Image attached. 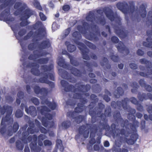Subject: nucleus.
<instances>
[{"mask_svg": "<svg viewBox=\"0 0 152 152\" xmlns=\"http://www.w3.org/2000/svg\"><path fill=\"white\" fill-rule=\"evenodd\" d=\"M140 85L142 87L145 88V89L149 92L152 91V88L151 86L149 85H146L143 80H140L139 82Z\"/></svg>", "mask_w": 152, "mask_h": 152, "instance_id": "nucleus-25", "label": "nucleus"}, {"mask_svg": "<svg viewBox=\"0 0 152 152\" xmlns=\"http://www.w3.org/2000/svg\"><path fill=\"white\" fill-rule=\"evenodd\" d=\"M56 146L58 148L60 149L61 151L63 150L61 140L59 139H57L56 140Z\"/></svg>", "mask_w": 152, "mask_h": 152, "instance_id": "nucleus-33", "label": "nucleus"}, {"mask_svg": "<svg viewBox=\"0 0 152 152\" xmlns=\"http://www.w3.org/2000/svg\"><path fill=\"white\" fill-rule=\"evenodd\" d=\"M65 44L66 46L67 50L69 52H72L76 50V47L74 45L70 44L69 42H66Z\"/></svg>", "mask_w": 152, "mask_h": 152, "instance_id": "nucleus-27", "label": "nucleus"}, {"mask_svg": "<svg viewBox=\"0 0 152 152\" xmlns=\"http://www.w3.org/2000/svg\"><path fill=\"white\" fill-rule=\"evenodd\" d=\"M147 112L149 113H152V104H150L147 108Z\"/></svg>", "mask_w": 152, "mask_h": 152, "instance_id": "nucleus-50", "label": "nucleus"}, {"mask_svg": "<svg viewBox=\"0 0 152 152\" xmlns=\"http://www.w3.org/2000/svg\"><path fill=\"white\" fill-rule=\"evenodd\" d=\"M35 123L37 127L39 129L41 133L46 134L48 132V130L41 126L40 123L38 121L35 120Z\"/></svg>", "mask_w": 152, "mask_h": 152, "instance_id": "nucleus-26", "label": "nucleus"}, {"mask_svg": "<svg viewBox=\"0 0 152 152\" xmlns=\"http://www.w3.org/2000/svg\"><path fill=\"white\" fill-rule=\"evenodd\" d=\"M16 0H1V10L4 7H7L3 12L1 14V17L3 16L4 18L7 23H9V22H12L14 20V18L11 17L10 15L9 7L13 4Z\"/></svg>", "mask_w": 152, "mask_h": 152, "instance_id": "nucleus-12", "label": "nucleus"}, {"mask_svg": "<svg viewBox=\"0 0 152 152\" xmlns=\"http://www.w3.org/2000/svg\"><path fill=\"white\" fill-rule=\"evenodd\" d=\"M140 62L142 64H145L146 66V67H145L142 66H140V68L141 70H148L150 68H152V64L149 61H148L146 59L143 58L140 60Z\"/></svg>", "mask_w": 152, "mask_h": 152, "instance_id": "nucleus-19", "label": "nucleus"}, {"mask_svg": "<svg viewBox=\"0 0 152 152\" xmlns=\"http://www.w3.org/2000/svg\"><path fill=\"white\" fill-rule=\"evenodd\" d=\"M24 152H30L29 148L28 146H26L24 149Z\"/></svg>", "mask_w": 152, "mask_h": 152, "instance_id": "nucleus-59", "label": "nucleus"}, {"mask_svg": "<svg viewBox=\"0 0 152 152\" xmlns=\"http://www.w3.org/2000/svg\"><path fill=\"white\" fill-rule=\"evenodd\" d=\"M39 67V64L36 63H31V62L26 64L25 67H23L24 69L27 68H32L31 70V72L32 74L35 75L39 76L41 74L43 75V77H41L39 79L36 78H34L33 80L34 82L45 83L49 84L51 88H54L55 86L54 83L48 80V79L53 81L54 80V73L52 72L51 73L49 72L53 69V64H51L49 66H48L46 65L42 66L41 67V69L43 72H42L41 73H40L38 69Z\"/></svg>", "mask_w": 152, "mask_h": 152, "instance_id": "nucleus-8", "label": "nucleus"}, {"mask_svg": "<svg viewBox=\"0 0 152 152\" xmlns=\"http://www.w3.org/2000/svg\"><path fill=\"white\" fill-rule=\"evenodd\" d=\"M32 30L38 28V30L34 33L33 31H30L24 37V40H26L32 37V41L33 43L29 44L28 46V49L34 51L33 55H31L28 57L29 60H34L42 56H45L47 53L42 50L46 49L50 46V43L48 39L43 41L41 43H39V41L42 39L46 34L45 29L43 26L42 23L40 21L37 22L35 24L30 26Z\"/></svg>", "mask_w": 152, "mask_h": 152, "instance_id": "nucleus-4", "label": "nucleus"}, {"mask_svg": "<svg viewBox=\"0 0 152 152\" xmlns=\"http://www.w3.org/2000/svg\"><path fill=\"white\" fill-rule=\"evenodd\" d=\"M131 116L132 119L129 120L133 121V124L129 123L127 120L124 121L121 118L119 112L114 113L116 124L111 125L110 133L115 139L116 146H121L123 142H126L129 145L133 144L138 138L136 132L139 123L134 115Z\"/></svg>", "mask_w": 152, "mask_h": 152, "instance_id": "nucleus-3", "label": "nucleus"}, {"mask_svg": "<svg viewBox=\"0 0 152 152\" xmlns=\"http://www.w3.org/2000/svg\"><path fill=\"white\" fill-rule=\"evenodd\" d=\"M85 64L88 68V70L89 71L91 72V67H92V65L88 63L87 61H85L84 62Z\"/></svg>", "mask_w": 152, "mask_h": 152, "instance_id": "nucleus-43", "label": "nucleus"}, {"mask_svg": "<svg viewBox=\"0 0 152 152\" xmlns=\"http://www.w3.org/2000/svg\"><path fill=\"white\" fill-rule=\"evenodd\" d=\"M7 101L9 102H11L13 100V99L10 96H7L6 97Z\"/></svg>", "mask_w": 152, "mask_h": 152, "instance_id": "nucleus-54", "label": "nucleus"}, {"mask_svg": "<svg viewBox=\"0 0 152 152\" xmlns=\"http://www.w3.org/2000/svg\"><path fill=\"white\" fill-rule=\"evenodd\" d=\"M59 74L61 77L64 79H67L69 81L72 83H75L76 82V79L74 77H71L68 76V74L63 69H59L58 70Z\"/></svg>", "mask_w": 152, "mask_h": 152, "instance_id": "nucleus-18", "label": "nucleus"}, {"mask_svg": "<svg viewBox=\"0 0 152 152\" xmlns=\"http://www.w3.org/2000/svg\"><path fill=\"white\" fill-rule=\"evenodd\" d=\"M124 94V91L121 87H118L117 90L115 91L114 93V94L115 97L119 98L120 96H122Z\"/></svg>", "mask_w": 152, "mask_h": 152, "instance_id": "nucleus-28", "label": "nucleus"}, {"mask_svg": "<svg viewBox=\"0 0 152 152\" xmlns=\"http://www.w3.org/2000/svg\"><path fill=\"white\" fill-rule=\"evenodd\" d=\"M12 112V108L11 106L5 105L3 108H1V114H3L5 113H6V116L4 118H3L2 119L1 126L4 125H9L12 124L13 118L10 117Z\"/></svg>", "mask_w": 152, "mask_h": 152, "instance_id": "nucleus-15", "label": "nucleus"}, {"mask_svg": "<svg viewBox=\"0 0 152 152\" xmlns=\"http://www.w3.org/2000/svg\"><path fill=\"white\" fill-rule=\"evenodd\" d=\"M72 36L73 37V40L74 42L78 45V48L81 51L83 59L86 60H89L90 58L88 56L89 54L88 49L86 48V46L83 44L78 41L81 38L80 34L79 32L76 31L73 34Z\"/></svg>", "mask_w": 152, "mask_h": 152, "instance_id": "nucleus-13", "label": "nucleus"}, {"mask_svg": "<svg viewBox=\"0 0 152 152\" xmlns=\"http://www.w3.org/2000/svg\"><path fill=\"white\" fill-rule=\"evenodd\" d=\"M84 42L85 44L90 48L93 49H96V46L94 45L91 43L90 42L86 40H85L84 41Z\"/></svg>", "mask_w": 152, "mask_h": 152, "instance_id": "nucleus-35", "label": "nucleus"}, {"mask_svg": "<svg viewBox=\"0 0 152 152\" xmlns=\"http://www.w3.org/2000/svg\"><path fill=\"white\" fill-rule=\"evenodd\" d=\"M112 41L115 43H118V42L119 39L118 38L116 37L113 36L111 38Z\"/></svg>", "mask_w": 152, "mask_h": 152, "instance_id": "nucleus-45", "label": "nucleus"}, {"mask_svg": "<svg viewBox=\"0 0 152 152\" xmlns=\"http://www.w3.org/2000/svg\"><path fill=\"white\" fill-rule=\"evenodd\" d=\"M62 86L64 88V91L66 92H71L73 94V97L70 95V97H73L74 99H79L81 103H78L77 107L75 109V111L73 112H69L67 113V116L72 118L75 119V121L79 124L84 119L83 115H77V113L82 112L85 108L84 104L87 102V100L85 97L89 96L88 93H86L90 90V86L87 84L86 86L81 84L80 83L77 84L75 87L69 85L67 82L64 80L61 81Z\"/></svg>", "mask_w": 152, "mask_h": 152, "instance_id": "nucleus-5", "label": "nucleus"}, {"mask_svg": "<svg viewBox=\"0 0 152 152\" xmlns=\"http://www.w3.org/2000/svg\"><path fill=\"white\" fill-rule=\"evenodd\" d=\"M70 31V28H68L66 30L64 33V35L65 36L64 37H65L66 36H67L69 34V33Z\"/></svg>", "mask_w": 152, "mask_h": 152, "instance_id": "nucleus-51", "label": "nucleus"}, {"mask_svg": "<svg viewBox=\"0 0 152 152\" xmlns=\"http://www.w3.org/2000/svg\"><path fill=\"white\" fill-rule=\"evenodd\" d=\"M129 101V99L128 98H126L122 100V102L117 101V103L114 102H112L111 103V105L112 107L116 108H118L119 109V107H122L125 110H126L129 113L128 114L127 117L129 120H131L132 118L131 115H134L133 114L136 113L135 109L132 108L129 106H127V103Z\"/></svg>", "mask_w": 152, "mask_h": 152, "instance_id": "nucleus-14", "label": "nucleus"}, {"mask_svg": "<svg viewBox=\"0 0 152 152\" xmlns=\"http://www.w3.org/2000/svg\"><path fill=\"white\" fill-rule=\"evenodd\" d=\"M145 121L144 120H142L141 122V129H144L145 127Z\"/></svg>", "mask_w": 152, "mask_h": 152, "instance_id": "nucleus-47", "label": "nucleus"}, {"mask_svg": "<svg viewBox=\"0 0 152 152\" xmlns=\"http://www.w3.org/2000/svg\"><path fill=\"white\" fill-rule=\"evenodd\" d=\"M57 62L59 66L64 68L70 70L72 74L74 75L77 76H81V73L80 71L66 63L64 59L62 57H59Z\"/></svg>", "mask_w": 152, "mask_h": 152, "instance_id": "nucleus-16", "label": "nucleus"}, {"mask_svg": "<svg viewBox=\"0 0 152 152\" xmlns=\"http://www.w3.org/2000/svg\"><path fill=\"white\" fill-rule=\"evenodd\" d=\"M39 15L40 19L42 21H45L46 19V17L43 13L40 12L39 14Z\"/></svg>", "mask_w": 152, "mask_h": 152, "instance_id": "nucleus-42", "label": "nucleus"}, {"mask_svg": "<svg viewBox=\"0 0 152 152\" xmlns=\"http://www.w3.org/2000/svg\"><path fill=\"white\" fill-rule=\"evenodd\" d=\"M111 58L114 62H117L118 60V57L115 56H112L110 57Z\"/></svg>", "mask_w": 152, "mask_h": 152, "instance_id": "nucleus-49", "label": "nucleus"}, {"mask_svg": "<svg viewBox=\"0 0 152 152\" xmlns=\"http://www.w3.org/2000/svg\"><path fill=\"white\" fill-rule=\"evenodd\" d=\"M127 4L125 2H119L117 4V7L125 15L126 19L127 20L126 15L131 13L135 16L137 17V15H140L142 18H144L146 15V4H142L140 7L139 10H135L134 3L132 2V4L130 6V10L126 9V7L127 6Z\"/></svg>", "mask_w": 152, "mask_h": 152, "instance_id": "nucleus-10", "label": "nucleus"}, {"mask_svg": "<svg viewBox=\"0 0 152 152\" xmlns=\"http://www.w3.org/2000/svg\"><path fill=\"white\" fill-rule=\"evenodd\" d=\"M44 144L45 146L50 147L52 145V143L51 141L48 140H46L44 142Z\"/></svg>", "mask_w": 152, "mask_h": 152, "instance_id": "nucleus-39", "label": "nucleus"}, {"mask_svg": "<svg viewBox=\"0 0 152 152\" xmlns=\"http://www.w3.org/2000/svg\"><path fill=\"white\" fill-rule=\"evenodd\" d=\"M49 7L52 8H53L54 7V5L51 1H50L49 2Z\"/></svg>", "mask_w": 152, "mask_h": 152, "instance_id": "nucleus-63", "label": "nucleus"}, {"mask_svg": "<svg viewBox=\"0 0 152 152\" xmlns=\"http://www.w3.org/2000/svg\"><path fill=\"white\" fill-rule=\"evenodd\" d=\"M24 96L23 92L22 91H20L18 92L17 94V96L19 99L17 98L16 100V103L19 104L20 103V99H22Z\"/></svg>", "mask_w": 152, "mask_h": 152, "instance_id": "nucleus-32", "label": "nucleus"}, {"mask_svg": "<svg viewBox=\"0 0 152 152\" xmlns=\"http://www.w3.org/2000/svg\"><path fill=\"white\" fill-rule=\"evenodd\" d=\"M34 91L37 94H40L41 96L40 98L42 100L41 104H46L48 107L42 106L37 107V110L42 115H44L45 117L42 118L41 122L43 125L45 127L51 128L53 127L54 123L53 121H50L52 118L53 116L48 112L50 110H54L56 109L57 104L54 102H51L47 100L48 95L52 89H48L45 88L40 89L38 86H36L34 88Z\"/></svg>", "mask_w": 152, "mask_h": 152, "instance_id": "nucleus-6", "label": "nucleus"}, {"mask_svg": "<svg viewBox=\"0 0 152 152\" xmlns=\"http://www.w3.org/2000/svg\"><path fill=\"white\" fill-rule=\"evenodd\" d=\"M62 8L65 11H67L69 10L70 7L69 5H66L63 6Z\"/></svg>", "mask_w": 152, "mask_h": 152, "instance_id": "nucleus-55", "label": "nucleus"}, {"mask_svg": "<svg viewBox=\"0 0 152 152\" xmlns=\"http://www.w3.org/2000/svg\"><path fill=\"white\" fill-rule=\"evenodd\" d=\"M147 34L148 37L147 38V42H143V46L149 48H151L152 49V39L150 38L151 36H152V31H147Z\"/></svg>", "mask_w": 152, "mask_h": 152, "instance_id": "nucleus-20", "label": "nucleus"}, {"mask_svg": "<svg viewBox=\"0 0 152 152\" xmlns=\"http://www.w3.org/2000/svg\"><path fill=\"white\" fill-rule=\"evenodd\" d=\"M26 89L27 92L30 94L31 91V88L30 86H29L28 85L26 86Z\"/></svg>", "mask_w": 152, "mask_h": 152, "instance_id": "nucleus-60", "label": "nucleus"}, {"mask_svg": "<svg viewBox=\"0 0 152 152\" xmlns=\"http://www.w3.org/2000/svg\"><path fill=\"white\" fill-rule=\"evenodd\" d=\"M116 46L118 51L120 52L124 53L125 55H127L129 53L128 49L124 47V45L122 42H119Z\"/></svg>", "mask_w": 152, "mask_h": 152, "instance_id": "nucleus-21", "label": "nucleus"}, {"mask_svg": "<svg viewBox=\"0 0 152 152\" xmlns=\"http://www.w3.org/2000/svg\"><path fill=\"white\" fill-rule=\"evenodd\" d=\"M144 52L140 49H138L137 51V54L138 55L142 56L144 54Z\"/></svg>", "mask_w": 152, "mask_h": 152, "instance_id": "nucleus-53", "label": "nucleus"}, {"mask_svg": "<svg viewBox=\"0 0 152 152\" xmlns=\"http://www.w3.org/2000/svg\"><path fill=\"white\" fill-rule=\"evenodd\" d=\"M36 59L33 60V61H35L38 63L40 64H47L48 61V58H41L37 60H36Z\"/></svg>", "mask_w": 152, "mask_h": 152, "instance_id": "nucleus-31", "label": "nucleus"}, {"mask_svg": "<svg viewBox=\"0 0 152 152\" xmlns=\"http://www.w3.org/2000/svg\"><path fill=\"white\" fill-rule=\"evenodd\" d=\"M31 102L35 105H38L39 104V101L36 98L33 97L31 99Z\"/></svg>", "mask_w": 152, "mask_h": 152, "instance_id": "nucleus-40", "label": "nucleus"}, {"mask_svg": "<svg viewBox=\"0 0 152 152\" xmlns=\"http://www.w3.org/2000/svg\"><path fill=\"white\" fill-rule=\"evenodd\" d=\"M105 92L106 94H107V95L104 96L103 97V98L106 102H108L110 100V99L108 96V95L110 96L111 94L107 90H105Z\"/></svg>", "mask_w": 152, "mask_h": 152, "instance_id": "nucleus-34", "label": "nucleus"}, {"mask_svg": "<svg viewBox=\"0 0 152 152\" xmlns=\"http://www.w3.org/2000/svg\"><path fill=\"white\" fill-rule=\"evenodd\" d=\"M14 8L17 10L15 12V15H20V20L22 22L20 23L21 26H24L29 24L27 19L34 14V12L28 8L26 4L22 1L16 3Z\"/></svg>", "mask_w": 152, "mask_h": 152, "instance_id": "nucleus-9", "label": "nucleus"}, {"mask_svg": "<svg viewBox=\"0 0 152 152\" xmlns=\"http://www.w3.org/2000/svg\"><path fill=\"white\" fill-rule=\"evenodd\" d=\"M23 113L22 111L20 110H18L15 113V116L17 118H20L22 116Z\"/></svg>", "mask_w": 152, "mask_h": 152, "instance_id": "nucleus-38", "label": "nucleus"}, {"mask_svg": "<svg viewBox=\"0 0 152 152\" xmlns=\"http://www.w3.org/2000/svg\"><path fill=\"white\" fill-rule=\"evenodd\" d=\"M121 146H118L115 145V146L113 148V150L115 152H129L128 150L126 148H121Z\"/></svg>", "mask_w": 152, "mask_h": 152, "instance_id": "nucleus-29", "label": "nucleus"}, {"mask_svg": "<svg viewBox=\"0 0 152 152\" xmlns=\"http://www.w3.org/2000/svg\"><path fill=\"white\" fill-rule=\"evenodd\" d=\"M130 68L133 69H136L137 67V65L134 63H131L129 65Z\"/></svg>", "mask_w": 152, "mask_h": 152, "instance_id": "nucleus-48", "label": "nucleus"}, {"mask_svg": "<svg viewBox=\"0 0 152 152\" xmlns=\"http://www.w3.org/2000/svg\"><path fill=\"white\" fill-rule=\"evenodd\" d=\"M99 146L98 144H95L94 146V151H99Z\"/></svg>", "mask_w": 152, "mask_h": 152, "instance_id": "nucleus-56", "label": "nucleus"}, {"mask_svg": "<svg viewBox=\"0 0 152 152\" xmlns=\"http://www.w3.org/2000/svg\"><path fill=\"white\" fill-rule=\"evenodd\" d=\"M91 99L93 101L90 103L88 108L89 109V113L91 116L92 122L94 123L96 122L97 117L100 118L101 120L98 127L94 126L93 124L91 125L86 124L85 125L81 126L79 130V133L82 134L85 138H87L88 136L89 131H90V138L89 144H94L95 142V140L94 137L96 132H99L97 134L99 136L102 134V132L104 129L106 131H108L110 129V126L107 124V120L106 119V116L109 117L111 116V108L110 106L107 107L105 110V114H102L101 113L104 107V105L101 103L98 104V107H95L93 110V108L96 103L98 101V99L94 94H92L91 96Z\"/></svg>", "mask_w": 152, "mask_h": 152, "instance_id": "nucleus-2", "label": "nucleus"}, {"mask_svg": "<svg viewBox=\"0 0 152 152\" xmlns=\"http://www.w3.org/2000/svg\"><path fill=\"white\" fill-rule=\"evenodd\" d=\"M28 124L29 127L28 128L27 130H26L28 126L27 124H26L20 129L18 132V134H20L22 132L23 137L21 139L25 143L29 142L32 140V142L30 144L31 152H40L41 148L37 146V139L38 145L40 146H42L43 145V141L47 138L46 136L44 134H41L38 136V138L36 135H30L27 137L30 133L33 134L35 132H38L39 131V129L34 127V124L33 122L30 120L28 122Z\"/></svg>", "mask_w": 152, "mask_h": 152, "instance_id": "nucleus-7", "label": "nucleus"}, {"mask_svg": "<svg viewBox=\"0 0 152 152\" xmlns=\"http://www.w3.org/2000/svg\"><path fill=\"white\" fill-rule=\"evenodd\" d=\"M62 53L63 54L68 55V57L70 60V62L72 65L75 66H77L78 65V63L75 60V58L69 54L66 50H63Z\"/></svg>", "mask_w": 152, "mask_h": 152, "instance_id": "nucleus-22", "label": "nucleus"}, {"mask_svg": "<svg viewBox=\"0 0 152 152\" xmlns=\"http://www.w3.org/2000/svg\"><path fill=\"white\" fill-rule=\"evenodd\" d=\"M70 100H69V101L66 102V104H68L69 105L71 106H74L76 104L75 101H74L72 102H69Z\"/></svg>", "mask_w": 152, "mask_h": 152, "instance_id": "nucleus-57", "label": "nucleus"}, {"mask_svg": "<svg viewBox=\"0 0 152 152\" xmlns=\"http://www.w3.org/2000/svg\"><path fill=\"white\" fill-rule=\"evenodd\" d=\"M15 141V137H13L12 138L9 140V142L10 143H13Z\"/></svg>", "mask_w": 152, "mask_h": 152, "instance_id": "nucleus-64", "label": "nucleus"}, {"mask_svg": "<svg viewBox=\"0 0 152 152\" xmlns=\"http://www.w3.org/2000/svg\"><path fill=\"white\" fill-rule=\"evenodd\" d=\"M19 128V125L17 122H15L13 126L12 129V126L8 127V130H6L5 127L1 129V134L6 133L8 136H11L12 134V132H15L17 131Z\"/></svg>", "mask_w": 152, "mask_h": 152, "instance_id": "nucleus-17", "label": "nucleus"}, {"mask_svg": "<svg viewBox=\"0 0 152 152\" xmlns=\"http://www.w3.org/2000/svg\"><path fill=\"white\" fill-rule=\"evenodd\" d=\"M110 145L108 141H106L104 143V145L105 147H108Z\"/></svg>", "mask_w": 152, "mask_h": 152, "instance_id": "nucleus-62", "label": "nucleus"}, {"mask_svg": "<svg viewBox=\"0 0 152 152\" xmlns=\"http://www.w3.org/2000/svg\"><path fill=\"white\" fill-rule=\"evenodd\" d=\"M131 86L132 87L135 88L132 89V92L133 93H135L137 91V88L138 86L137 83L136 82H134L132 85Z\"/></svg>", "mask_w": 152, "mask_h": 152, "instance_id": "nucleus-37", "label": "nucleus"}, {"mask_svg": "<svg viewBox=\"0 0 152 152\" xmlns=\"http://www.w3.org/2000/svg\"><path fill=\"white\" fill-rule=\"evenodd\" d=\"M33 4L34 6L38 9L40 10H42V8L41 6L39 3L38 1L34 0Z\"/></svg>", "mask_w": 152, "mask_h": 152, "instance_id": "nucleus-36", "label": "nucleus"}, {"mask_svg": "<svg viewBox=\"0 0 152 152\" xmlns=\"http://www.w3.org/2000/svg\"><path fill=\"white\" fill-rule=\"evenodd\" d=\"M136 117L138 118H141L142 116V114L141 113L137 112V113L136 115Z\"/></svg>", "mask_w": 152, "mask_h": 152, "instance_id": "nucleus-58", "label": "nucleus"}, {"mask_svg": "<svg viewBox=\"0 0 152 152\" xmlns=\"http://www.w3.org/2000/svg\"><path fill=\"white\" fill-rule=\"evenodd\" d=\"M70 125V122L69 121H66L63 122L61 125H59V126L60 128L62 127L63 129H66L69 127Z\"/></svg>", "mask_w": 152, "mask_h": 152, "instance_id": "nucleus-30", "label": "nucleus"}, {"mask_svg": "<svg viewBox=\"0 0 152 152\" xmlns=\"http://www.w3.org/2000/svg\"><path fill=\"white\" fill-rule=\"evenodd\" d=\"M23 137L22 133L21 134V136H20V138L22 140V142L19 140H17L16 142V146L17 149L19 151H22L24 147V145L23 143H25L24 141H23L21 139V138Z\"/></svg>", "mask_w": 152, "mask_h": 152, "instance_id": "nucleus-24", "label": "nucleus"}, {"mask_svg": "<svg viewBox=\"0 0 152 152\" xmlns=\"http://www.w3.org/2000/svg\"><path fill=\"white\" fill-rule=\"evenodd\" d=\"M26 112L28 114H30L32 116L34 117L37 115V113L36 108L33 106L30 107L28 109L26 108Z\"/></svg>", "mask_w": 152, "mask_h": 152, "instance_id": "nucleus-23", "label": "nucleus"}, {"mask_svg": "<svg viewBox=\"0 0 152 152\" xmlns=\"http://www.w3.org/2000/svg\"><path fill=\"white\" fill-rule=\"evenodd\" d=\"M21 108L23 110L24 108H25V109H26V108H27V105L26 104H24L23 103H21Z\"/></svg>", "mask_w": 152, "mask_h": 152, "instance_id": "nucleus-61", "label": "nucleus"}, {"mask_svg": "<svg viewBox=\"0 0 152 152\" xmlns=\"http://www.w3.org/2000/svg\"><path fill=\"white\" fill-rule=\"evenodd\" d=\"M136 105L137 110L140 112H142L144 110L143 107L141 104L138 103Z\"/></svg>", "mask_w": 152, "mask_h": 152, "instance_id": "nucleus-41", "label": "nucleus"}, {"mask_svg": "<svg viewBox=\"0 0 152 152\" xmlns=\"http://www.w3.org/2000/svg\"><path fill=\"white\" fill-rule=\"evenodd\" d=\"M93 145L89 144L87 145V147L88 151L91 152L93 151V149L92 147Z\"/></svg>", "mask_w": 152, "mask_h": 152, "instance_id": "nucleus-46", "label": "nucleus"}, {"mask_svg": "<svg viewBox=\"0 0 152 152\" xmlns=\"http://www.w3.org/2000/svg\"><path fill=\"white\" fill-rule=\"evenodd\" d=\"M103 61L104 62L103 63L102 62H101L100 63L101 66H104L105 65H106L107 63L108 60L107 58H104L103 59Z\"/></svg>", "mask_w": 152, "mask_h": 152, "instance_id": "nucleus-52", "label": "nucleus"}, {"mask_svg": "<svg viewBox=\"0 0 152 152\" xmlns=\"http://www.w3.org/2000/svg\"><path fill=\"white\" fill-rule=\"evenodd\" d=\"M130 100L132 103L135 105H137L138 103L136 99L134 97L131 98L130 99Z\"/></svg>", "mask_w": 152, "mask_h": 152, "instance_id": "nucleus-44", "label": "nucleus"}, {"mask_svg": "<svg viewBox=\"0 0 152 152\" xmlns=\"http://www.w3.org/2000/svg\"><path fill=\"white\" fill-rule=\"evenodd\" d=\"M96 12L100 15V17L96 18L94 12L91 11H90L86 17V20L91 23L90 26L87 23L84 22L83 23V27L80 25L77 27V30L84 34L86 38L95 41L98 40V37L100 36V33L99 31L97 30L98 27L95 23L102 25L105 24L104 17L102 15L103 12L107 18L115 23V25L113 27L116 34L121 38H124L126 36L127 34L121 26V18L116 13H114L111 9L107 7L100 8L97 10Z\"/></svg>", "mask_w": 152, "mask_h": 152, "instance_id": "nucleus-1", "label": "nucleus"}, {"mask_svg": "<svg viewBox=\"0 0 152 152\" xmlns=\"http://www.w3.org/2000/svg\"><path fill=\"white\" fill-rule=\"evenodd\" d=\"M11 28L13 31L15 35L16 38L19 40L22 48L21 51L22 53V57L20 59V61L22 62L23 65L25 67L26 65L30 62L27 59V53L26 51V43L23 40L20 39V37L23 36L26 33V30L25 29H22L20 30L18 33V35L20 37L17 35V31L20 28V27L17 25L15 26H11Z\"/></svg>", "mask_w": 152, "mask_h": 152, "instance_id": "nucleus-11", "label": "nucleus"}]
</instances>
